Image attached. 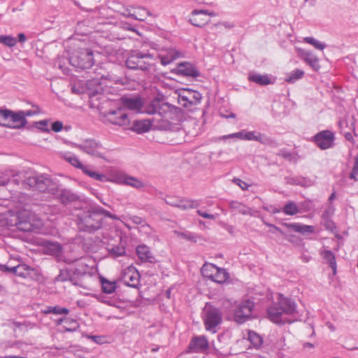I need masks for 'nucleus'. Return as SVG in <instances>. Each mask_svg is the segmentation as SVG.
I'll list each match as a JSON object with an SVG mask.
<instances>
[{
  "mask_svg": "<svg viewBox=\"0 0 358 358\" xmlns=\"http://www.w3.org/2000/svg\"><path fill=\"white\" fill-rule=\"evenodd\" d=\"M268 318L276 324L292 323L300 317L296 303L287 297L279 294L278 302L272 304L267 310Z\"/></svg>",
  "mask_w": 358,
  "mask_h": 358,
  "instance_id": "1",
  "label": "nucleus"
},
{
  "mask_svg": "<svg viewBox=\"0 0 358 358\" xmlns=\"http://www.w3.org/2000/svg\"><path fill=\"white\" fill-rule=\"evenodd\" d=\"M26 189L38 190L39 192H54L57 185L48 176L34 174L27 177L22 182Z\"/></svg>",
  "mask_w": 358,
  "mask_h": 358,
  "instance_id": "2",
  "label": "nucleus"
},
{
  "mask_svg": "<svg viewBox=\"0 0 358 358\" xmlns=\"http://www.w3.org/2000/svg\"><path fill=\"white\" fill-rule=\"evenodd\" d=\"M69 145L71 147L77 148L93 157L106 160L105 157L104 148L101 143L93 138L84 139L79 143L69 142Z\"/></svg>",
  "mask_w": 358,
  "mask_h": 358,
  "instance_id": "3",
  "label": "nucleus"
},
{
  "mask_svg": "<svg viewBox=\"0 0 358 358\" xmlns=\"http://www.w3.org/2000/svg\"><path fill=\"white\" fill-rule=\"evenodd\" d=\"M178 108L158 98L153 99L150 103L142 108L141 113L148 115L157 114L160 117H166L169 113H176Z\"/></svg>",
  "mask_w": 358,
  "mask_h": 358,
  "instance_id": "4",
  "label": "nucleus"
},
{
  "mask_svg": "<svg viewBox=\"0 0 358 358\" xmlns=\"http://www.w3.org/2000/svg\"><path fill=\"white\" fill-rule=\"evenodd\" d=\"M18 219L17 227L24 231L37 232L43 225L42 220L29 211L20 212L18 215Z\"/></svg>",
  "mask_w": 358,
  "mask_h": 358,
  "instance_id": "5",
  "label": "nucleus"
},
{
  "mask_svg": "<svg viewBox=\"0 0 358 358\" xmlns=\"http://www.w3.org/2000/svg\"><path fill=\"white\" fill-rule=\"evenodd\" d=\"M102 217L100 213V208L92 211H89L80 218L79 227L81 230L87 232H93L101 227Z\"/></svg>",
  "mask_w": 358,
  "mask_h": 358,
  "instance_id": "6",
  "label": "nucleus"
},
{
  "mask_svg": "<svg viewBox=\"0 0 358 358\" xmlns=\"http://www.w3.org/2000/svg\"><path fill=\"white\" fill-rule=\"evenodd\" d=\"M70 62L76 68L90 69L94 64L93 52L87 48L77 50L70 57Z\"/></svg>",
  "mask_w": 358,
  "mask_h": 358,
  "instance_id": "7",
  "label": "nucleus"
},
{
  "mask_svg": "<svg viewBox=\"0 0 358 358\" xmlns=\"http://www.w3.org/2000/svg\"><path fill=\"white\" fill-rule=\"evenodd\" d=\"M255 306L253 301L250 299L243 300L237 303L234 307V321L243 324L251 317Z\"/></svg>",
  "mask_w": 358,
  "mask_h": 358,
  "instance_id": "8",
  "label": "nucleus"
},
{
  "mask_svg": "<svg viewBox=\"0 0 358 358\" xmlns=\"http://www.w3.org/2000/svg\"><path fill=\"white\" fill-rule=\"evenodd\" d=\"M201 272L203 277L219 284L224 282L229 278V273L225 269L219 268L213 264H204Z\"/></svg>",
  "mask_w": 358,
  "mask_h": 358,
  "instance_id": "9",
  "label": "nucleus"
},
{
  "mask_svg": "<svg viewBox=\"0 0 358 358\" xmlns=\"http://www.w3.org/2000/svg\"><path fill=\"white\" fill-rule=\"evenodd\" d=\"M203 321L206 330L215 333L216 327L222 322L220 310L213 306H206L203 310Z\"/></svg>",
  "mask_w": 358,
  "mask_h": 358,
  "instance_id": "10",
  "label": "nucleus"
},
{
  "mask_svg": "<svg viewBox=\"0 0 358 358\" xmlns=\"http://www.w3.org/2000/svg\"><path fill=\"white\" fill-rule=\"evenodd\" d=\"M334 141L335 134L329 130L320 131L313 136V141L321 150L331 148Z\"/></svg>",
  "mask_w": 358,
  "mask_h": 358,
  "instance_id": "11",
  "label": "nucleus"
},
{
  "mask_svg": "<svg viewBox=\"0 0 358 358\" xmlns=\"http://www.w3.org/2000/svg\"><path fill=\"white\" fill-rule=\"evenodd\" d=\"M215 13L207 10H194L189 22L194 26L202 27L210 22L208 16H215Z\"/></svg>",
  "mask_w": 358,
  "mask_h": 358,
  "instance_id": "12",
  "label": "nucleus"
},
{
  "mask_svg": "<svg viewBox=\"0 0 358 358\" xmlns=\"http://www.w3.org/2000/svg\"><path fill=\"white\" fill-rule=\"evenodd\" d=\"M126 81L124 78L118 77L114 74L107 73L101 77L99 84V89L96 90V93L106 91L105 87H112L113 85H124Z\"/></svg>",
  "mask_w": 358,
  "mask_h": 358,
  "instance_id": "13",
  "label": "nucleus"
},
{
  "mask_svg": "<svg viewBox=\"0 0 358 358\" xmlns=\"http://www.w3.org/2000/svg\"><path fill=\"white\" fill-rule=\"evenodd\" d=\"M182 57L183 53L181 51L172 47L160 50L157 56L163 66L170 64L176 59Z\"/></svg>",
  "mask_w": 358,
  "mask_h": 358,
  "instance_id": "14",
  "label": "nucleus"
},
{
  "mask_svg": "<svg viewBox=\"0 0 358 358\" xmlns=\"http://www.w3.org/2000/svg\"><path fill=\"white\" fill-rule=\"evenodd\" d=\"M122 280L126 285L136 287L140 281L139 273L134 266H128L122 272Z\"/></svg>",
  "mask_w": 358,
  "mask_h": 358,
  "instance_id": "15",
  "label": "nucleus"
},
{
  "mask_svg": "<svg viewBox=\"0 0 358 358\" xmlns=\"http://www.w3.org/2000/svg\"><path fill=\"white\" fill-rule=\"evenodd\" d=\"M105 117H106L107 121L113 124L124 126L127 125L129 123L127 114L120 108L108 111L106 113Z\"/></svg>",
  "mask_w": 358,
  "mask_h": 358,
  "instance_id": "16",
  "label": "nucleus"
},
{
  "mask_svg": "<svg viewBox=\"0 0 358 358\" xmlns=\"http://www.w3.org/2000/svg\"><path fill=\"white\" fill-rule=\"evenodd\" d=\"M296 52L297 55L308 64L314 71H319L320 69L319 59L313 52L299 48H296Z\"/></svg>",
  "mask_w": 358,
  "mask_h": 358,
  "instance_id": "17",
  "label": "nucleus"
},
{
  "mask_svg": "<svg viewBox=\"0 0 358 358\" xmlns=\"http://www.w3.org/2000/svg\"><path fill=\"white\" fill-rule=\"evenodd\" d=\"M26 118H24L22 111L14 113L9 110V115L8 119V124L6 127L19 129L23 127L27 124Z\"/></svg>",
  "mask_w": 358,
  "mask_h": 358,
  "instance_id": "18",
  "label": "nucleus"
},
{
  "mask_svg": "<svg viewBox=\"0 0 358 358\" xmlns=\"http://www.w3.org/2000/svg\"><path fill=\"white\" fill-rule=\"evenodd\" d=\"M150 58V52H143L140 50H133L130 52L126 60V66L130 69H136L140 59Z\"/></svg>",
  "mask_w": 358,
  "mask_h": 358,
  "instance_id": "19",
  "label": "nucleus"
},
{
  "mask_svg": "<svg viewBox=\"0 0 358 358\" xmlns=\"http://www.w3.org/2000/svg\"><path fill=\"white\" fill-rule=\"evenodd\" d=\"M6 271L15 273L16 275L23 278H32L33 273H36L35 269L31 268L27 264H19L13 267L6 266Z\"/></svg>",
  "mask_w": 358,
  "mask_h": 358,
  "instance_id": "20",
  "label": "nucleus"
},
{
  "mask_svg": "<svg viewBox=\"0 0 358 358\" xmlns=\"http://www.w3.org/2000/svg\"><path fill=\"white\" fill-rule=\"evenodd\" d=\"M244 141H255L264 145L273 144V141L270 138L257 131L245 130Z\"/></svg>",
  "mask_w": 358,
  "mask_h": 358,
  "instance_id": "21",
  "label": "nucleus"
},
{
  "mask_svg": "<svg viewBox=\"0 0 358 358\" xmlns=\"http://www.w3.org/2000/svg\"><path fill=\"white\" fill-rule=\"evenodd\" d=\"M175 72L180 75L196 78L199 76V72L196 69L193 64L189 62H182L178 64Z\"/></svg>",
  "mask_w": 358,
  "mask_h": 358,
  "instance_id": "22",
  "label": "nucleus"
},
{
  "mask_svg": "<svg viewBox=\"0 0 358 358\" xmlns=\"http://www.w3.org/2000/svg\"><path fill=\"white\" fill-rule=\"evenodd\" d=\"M106 174L108 182L122 185L127 173L115 167H109Z\"/></svg>",
  "mask_w": 358,
  "mask_h": 358,
  "instance_id": "23",
  "label": "nucleus"
},
{
  "mask_svg": "<svg viewBox=\"0 0 358 358\" xmlns=\"http://www.w3.org/2000/svg\"><path fill=\"white\" fill-rule=\"evenodd\" d=\"M122 102L125 108L136 113H141L143 103L140 97L124 98Z\"/></svg>",
  "mask_w": 358,
  "mask_h": 358,
  "instance_id": "24",
  "label": "nucleus"
},
{
  "mask_svg": "<svg viewBox=\"0 0 358 358\" xmlns=\"http://www.w3.org/2000/svg\"><path fill=\"white\" fill-rule=\"evenodd\" d=\"M156 60L157 57L150 53V58L140 59L136 70H141L149 73L155 71Z\"/></svg>",
  "mask_w": 358,
  "mask_h": 358,
  "instance_id": "25",
  "label": "nucleus"
},
{
  "mask_svg": "<svg viewBox=\"0 0 358 358\" xmlns=\"http://www.w3.org/2000/svg\"><path fill=\"white\" fill-rule=\"evenodd\" d=\"M172 113H169L166 117H160L152 118L153 127L162 131H170L173 129V124L169 121L168 118Z\"/></svg>",
  "mask_w": 358,
  "mask_h": 358,
  "instance_id": "26",
  "label": "nucleus"
},
{
  "mask_svg": "<svg viewBox=\"0 0 358 358\" xmlns=\"http://www.w3.org/2000/svg\"><path fill=\"white\" fill-rule=\"evenodd\" d=\"M282 225L287 229H290L295 232L302 234H313L315 231V227L311 225L303 224L301 223H283Z\"/></svg>",
  "mask_w": 358,
  "mask_h": 358,
  "instance_id": "27",
  "label": "nucleus"
},
{
  "mask_svg": "<svg viewBox=\"0 0 358 358\" xmlns=\"http://www.w3.org/2000/svg\"><path fill=\"white\" fill-rule=\"evenodd\" d=\"M60 156L62 158H63L64 160L68 162L69 164H71L74 167L82 170L83 172L87 167V166L83 165L82 164V162L80 161V159H78V157L72 152H60Z\"/></svg>",
  "mask_w": 358,
  "mask_h": 358,
  "instance_id": "28",
  "label": "nucleus"
},
{
  "mask_svg": "<svg viewBox=\"0 0 358 358\" xmlns=\"http://www.w3.org/2000/svg\"><path fill=\"white\" fill-rule=\"evenodd\" d=\"M208 348V342L206 337L199 336L192 339L189 344V348L193 352H201L206 350Z\"/></svg>",
  "mask_w": 358,
  "mask_h": 358,
  "instance_id": "29",
  "label": "nucleus"
},
{
  "mask_svg": "<svg viewBox=\"0 0 358 358\" xmlns=\"http://www.w3.org/2000/svg\"><path fill=\"white\" fill-rule=\"evenodd\" d=\"M136 254L138 257L142 262H152L153 256L150 248L145 245H141L136 248Z\"/></svg>",
  "mask_w": 358,
  "mask_h": 358,
  "instance_id": "30",
  "label": "nucleus"
},
{
  "mask_svg": "<svg viewBox=\"0 0 358 358\" xmlns=\"http://www.w3.org/2000/svg\"><path fill=\"white\" fill-rule=\"evenodd\" d=\"M19 176L15 175L12 171H8L0 174V186H4L9 182L19 185Z\"/></svg>",
  "mask_w": 358,
  "mask_h": 358,
  "instance_id": "31",
  "label": "nucleus"
},
{
  "mask_svg": "<svg viewBox=\"0 0 358 358\" xmlns=\"http://www.w3.org/2000/svg\"><path fill=\"white\" fill-rule=\"evenodd\" d=\"M153 127L152 120H143L141 121H136L134 124V131L138 134H142L150 131L151 127Z\"/></svg>",
  "mask_w": 358,
  "mask_h": 358,
  "instance_id": "32",
  "label": "nucleus"
},
{
  "mask_svg": "<svg viewBox=\"0 0 358 358\" xmlns=\"http://www.w3.org/2000/svg\"><path fill=\"white\" fill-rule=\"evenodd\" d=\"M320 255L329 264L330 267L333 270V273L335 274L336 272V262L334 254L330 250H324L320 252Z\"/></svg>",
  "mask_w": 358,
  "mask_h": 358,
  "instance_id": "33",
  "label": "nucleus"
},
{
  "mask_svg": "<svg viewBox=\"0 0 358 358\" xmlns=\"http://www.w3.org/2000/svg\"><path fill=\"white\" fill-rule=\"evenodd\" d=\"M304 75L305 72L303 70L296 69L286 74L285 81L289 84H294L301 79Z\"/></svg>",
  "mask_w": 358,
  "mask_h": 358,
  "instance_id": "34",
  "label": "nucleus"
},
{
  "mask_svg": "<svg viewBox=\"0 0 358 358\" xmlns=\"http://www.w3.org/2000/svg\"><path fill=\"white\" fill-rule=\"evenodd\" d=\"M151 15L150 12L145 8H138L134 10L133 13L129 12L127 15L137 20L143 21L148 16Z\"/></svg>",
  "mask_w": 358,
  "mask_h": 358,
  "instance_id": "35",
  "label": "nucleus"
},
{
  "mask_svg": "<svg viewBox=\"0 0 358 358\" xmlns=\"http://www.w3.org/2000/svg\"><path fill=\"white\" fill-rule=\"evenodd\" d=\"M183 94H186L188 96L192 106L199 103L202 98L201 94L199 92L190 89L183 88Z\"/></svg>",
  "mask_w": 358,
  "mask_h": 358,
  "instance_id": "36",
  "label": "nucleus"
},
{
  "mask_svg": "<svg viewBox=\"0 0 358 358\" xmlns=\"http://www.w3.org/2000/svg\"><path fill=\"white\" fill-rule=\"evenodd\" d=\"M122 185L131 186L136 189H141L144 187L143 182L138 180L137 178L126 174L124 181Z\"/></svg>",
  "mask_w": 358,
  "mask_h": 358,
  "instance_id": "37",
  "label": "nucleus"
},
{
  "mask_svg": "<svg viewBox=\"0 0 358 358\" xmlns=\"http://www.w3.org/2000/svg\"><path fill=\"white\" fill-rule=\"evenodd\" d=\"M249 80L260 85H267L271 83L270 78L266 75L250 74Z\"/></svg>",
  "mask_w": 358,
  "mask_h": 358,
  "instance_id": "38",
  "label": "nucleus"
},
{
  "mask_svg": "<svg viewBox=\"0 0 358 358\" xmlns=\"http://www.w3.org/2000/svg\"><path fill=\"white\" fill-rule=\"evenodd\" d=\"M59 196L61 201L64 204H67L68 203L75 201L78 199V196L77 194L67 189H62Z\"/></svg>",
  "mask_w": 358,
  "mask_h": 358,
  "instance_id": "39",
  "label": "nucleus"
},
{
  "mask_svg": "<svg viewBox=\"0 0 358 358\" xmlns=\"http://www.w3.org/2000/svg\"><path fill=\"white\" fill-rule=\"evenodd\" d=\"M230 208L234 210L241 213L243 215H250L251 209L246 207L243 204L238 202V201H231L230 203Z\"/></svg>",
  "mask_w": 358,
  "mask_h": 358,
  "instance_id": "40",
  "label": "nucleus"
},
{
  "mask_svg": "<svg viewBox=\"0 0 358 358\" xmlns=\"http://www.w3.org/2000/svg\"><path fill=\"white\" fill-rule=\"evenodd\" d=\"M248 340L255 347L258 348L262 343L261 336L253 331H248L247 332Z\"/></svg>",
  "mask_w": 358,
  "mask_h": 358,
  "instance_id": "41",
  "label": "nucleus"
},
{
  "mask_svg": "<svg viewBox=\"0 0 358 358\" xmlns=\"http://www.w3.org/2000/svg\"><path fill=\"white\" fill-rule=\"evenodd\" d=\"M102 290L106 294H112L115 291L116 282L109 281L105 278L101 279Z\"/></svg>",
  "mask_w": 358,
  "mask_h": 358,
  "instance_id": "42",
  "label": "nucleus"
},
{
  "mask_svg": "<svg viewBox=\"0 0 358 358\" xmlns=\"http://www.w3.org/2000/svg\"><path fill=\"white\" fill-rule=\"evenodd\" d=\"M176 93L178 95V101L184 108H189L192 106L190 101L186 94H183V89L177 90Z\"/></svg>",
  "mask_w": 358,
  "mask_h": 358,
  "instance_id": "43",
  "label": "nucleus"
},
{
  "mask_svg": "<svg viewBox=\"0 0 358 358\" xmlns=\"http://www.w3.org/2000/svg\"><path fill=\"white\" fill-rule=\"evenodd\" d=\"M83 173L87 176H90V178H92L98 181L108 182L107 174L103 175L98 173L94 171L90 170L87 166L84 170Z\"/></svg>",
  "mask_w": 358,
  "mask_h": 358,
  "instance_id": "44",
  "label": "nucleus"
},
{
  "mask_svg": "<svg viewBox=\"0 0 358 358\" xmlns=\"http://www.w3.org/2000/svg\"><path fill=\"white\" fill-rule=\"evenodd\" d=\"M303 41L308 44L313 45L315 49L319 50H323L327 45L313 37L307 36L303 38Z\"/></svg>",
  "mask_w": 358,
  "mask_h": 358,
  "instance_id": "45",
  "label": "nucleus"
},
{
  "mask_svg": "<svg viewBox=\"0 0 358 358\" xmlns=\"http://www.w3.org/2000/svg\"><path fill=\"white\" fill-rule=\"evenodd\" d=\"M79 327L78 322L73 319L64 318L63 328L66 331H74Z\"/></svg>",
  "mask_w": 358,
  "mask_h": 358,
  "instance_id": "46",
  "label": "nucleus"
},
{
  "mask_svg": "<svg viewBox=\"0 0 358 358\" xmlns=\"http://www.w3.org/2000/svg\"><path fill=\"white\" fill-rule=\"evenodd\" d=\"M76 268L75 269V273L78 275H85L89 272V267L85 263V259H80L77 261Z\"/></svg>",
  "mask_w": 358,
  "mask_h": 358,
  "instance_id": "47",
  "label": "nucleus"
},
{
  "mask_svg": "<svg viewBox=\"0 0 358 358\" xmlns=\"http://www.w3.org/2000/svg\"><path fill=\"white\" fill-rule=\"evenodd\" d=\"M282 212L287 215H294L299 213V208L294 202L289 201L285 205Z\"/></svg>",
  "mask_w": 358,
  "mask_h": 358,
  "instance_id": "48",
  "label": "nucleus"
},
{
  "mask_svg": "<svg viewBox=\"0 0 358 358\" xmlns=\"http://www.w3.org/2000/svg\"><path fill=\"white\" fill-rule=\"evenodd\" d=\"M176 204L175 207L181 210H187L194 207V201L180 197H178Z\"/></svg>",
  "mask_w": 358,
  "mask_h": 358,
  "instance_id": "49",
  "label": "nucleus"
},
{
  "mask_svg": "<svg viewBox=\"0 0 358 358\" xmlns=\"http://www.w3.org/2000/svg\"><path fill=\"white\" fill-rule=\"evenodd\" d=\"M176 204L175 207L181 210H187L194 207V201L180 197H178Z\"/></svg>",
  "mask_w": 358,
  "mask_h": 358,
  "instance_id": "50",
  "label": "nucleus"
},
{
  "mask_svg": "<svg viewBox=\"0 0 358 358\" xmlns=\"http://www.w3.org/2000/svg\"><path fill=\"white\" fill-rule=\"evenodd\" d=\"M108 250L109 254L113 257H118L123 256L126 252L124 246H123L122 245L109 248Z\"/></svg>",
  "mask_w": 358,
  "mask_h": 358,
  "instance_id": "51",
  "label": "nucleus"
},
{
  "mask_svg": "<svg viewBox=\"0 0 358 358\" xmlns=\"http://www.w3.org/2000/svg\"><path fill=\"white\" fill-rule=\"evenodd\" d=\"M0 43H3L9 48H13L17 44V40L10 35H1Z\"/></svg>",
  "mask_w": 358,
  "mask_h": 358,
  "instance_id": "52",
  "label": "nucleus"
},
{
  "mask_svg": "<svg viewBox=\"0 0 358 358\" xmlns=\"http://www.w3.org/2000/svg\"><path fill=\"white\" fill-rule=\"evenodd\" d=\"M173 232L177 236L181 237L185 240L194 242L196 241L195 235L192 233L188 231L182 232L176 230H175Z\"/></svg>",
  "mask_w": 358,
  "mask_h": 358,
  "instance_id": "53",
  "label": "nucleus"
},
{
  "mask_svg": "<svg viewBox=\"0 0 358 358\" xmlns=\"http://www.w3.org/2000/svg\"><path fill=\"white\" fill-rule=\"evenodd\" d=\"M47 249L49 250L50 254L58 255L62 250V247L59 243H50L48 244Z\"/></svg>",
  "mask_w": 358,
  "mask_h": 358,
  "instance_id": "54",
  "label": "nucleus"
},
{
  "mask_svg": "<svg viewBox=\"0 0 358 358\" xmlns=\"http://www.w3.org/2000/svg\"><path fill=\"white\" fill-rule=\"evenodd\" d=\"M9 110H0V125L7 127Z\"/></svg>",
  "mask_w": 358,
  "mask_h": 358,
  "instance_id": "55",
  "label": "nucleus"
},
{
  "mask_svg": "<svg viewBox=\"0 0 358 358\" xmlns=\"http://www.w3.org/2000/svg\"><path fill=\"white\" fill-rule=\"evenodd\" d=\"M358 175V154L355 157V164L352 168V171L350 175V178L355 181L357 180V176Z\"/></svg>",
  "mask_w": 358,
  "mask_h": 358,
  "instance_id": "56",
  "label": "nucleus"
},
{
  "mask_svg": "<svg viewBox=\"0 0 358 358\" xmlns=\"http://www.w3.org/2000/svg\"><path fill=\"white\" fill-rule=\"evenodd\" d=\"M244 134H245V130H242V131L236 132V133H233V134H231L229 135L223 136L220 138L221 139H227V138H237L244 141Z\"/></svg>",
  "mask_w": 358,
  "mask_h": 358,
  "instance_id": "57",
  "label": "nucleus"
},
{
  "mask_svg": "<svg viewBox=\"0 0 358 358\" xmlns=\"http://www.w3.org/2000/svg\"><path fill=\"white\" fill-rule=\"evenodd\" d=\"M69 312V309L59 306H52V313L55 315H66Z\"/></svg>",
  "mask_w": 358,
  "mask_h": 358,
  "instance_id": "58",
  "label": "nucleus"
},
{
  "mask_svg": "<svg viewBox=\"0 0 358 358\" xmlns=\"http://www.w3.org/2000/svg\"><path fill=\"white\" fill-rule=\"evenodd\" d=\"M334 208L329 206L323 213L322 217V220L329 219L331 217V215L334 214Z\"/></svg>",
  "mask_w": 358,
  "mask_h": 358,
  "instance_id": "59",
  "label": "nucleus"
},
{
  "mask_svg": "<svg viewBox=\"0 0 358 358\" xmlns=\"http://www.w3.org/2000/svg\"><path fill=\"white\" fill-rule=\"evenodd\" d=\"M63 123L61 121H56L52 124L51 129L55 132H59L63 129Z\"/></svg>",
  "mask_w": 358,
  "mask_h": 358,
  "instance_id": "60",
  "label": "nucleus"
},
{
  "mask_svg": "<svg viewBox=\"0 0 358 358\" xmlns=\"http://www.w3.org/2000/svg\"><path fill=\"white\" fill-rule=\"evenodd\" d=\"M178 199V196H168L166 197L165 199V202L166 203H167L168 205H170L171 206H173L175 207L176 204V202Z\"/></svg>",
  "mask_w": 358,
  "mask_h": 358,
  "instance_id": "61",
  "label": "nucleus"
},
{
  "mask_svg": "<svg viewBox=\"0 0 358 358\" xmlns=\"http://www.w3.org/2000/svg\"><path fill=\"white\" fill-rule=\"evenodd\" d=\"M22 111V114L24 115V118H26V117L33 116L39 113V109L38 107L35 110H27Z\"/></svg>",
  "mask_w": 358,
  "mask_h": 358,
  "instance_id": "62",
  "label": "nucleus"
},
{
  "mask_svg": "<svg viewBox=\"0 0 358 358\" xmlns=\"http://www.w3.org/2000/svg\"><path fill=\"white\" fill-rule=\"evenodd\" d=\"M197 213H198V214L200 216H201V217H203L204 218H206V219H211V220H215L217 217V215L209 214V213H208L206 212H203V211H202L201 210H199L197 211Z\"/></svg>",
  "mask_w": 358,
  "mask_h": 358,
  "instance_id": "63",
  "label": "nucleus"
},
{
  "mask_svg": "<svg viewBox=\"0 0 358 358\" xmlns=\"http://www.w3.org/2000/svg\"><path fill=\"white\" fill-rule=\"evenodd\" d=\"M323 220L324 222V226L327 229L333 231L335 229V224L332 220H330V218Z\"/></svg>",
  "mask_w": 358,
  "mask_h": 358,
  "instance_id": "64",
  "label": "nucleus"
}]
</instances>
